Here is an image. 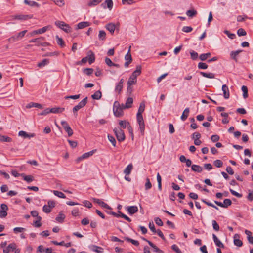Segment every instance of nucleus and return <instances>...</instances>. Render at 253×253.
Returning <instances> with one entry per match:
<instances>
[{
    "label": "nucleus",
    "instance_id": "obj_1",
    "mask_svg": "<svg viewBox=\"0 0 253 253\" xmlns=\"http://www.w3.org/2000/svg\"><path fill=\"white\" fill-rule=\"evenodd\" d=\"M124 107L122 105H120L119 103L115 101L114 104L113 112L114 115L117 117H120L123 115Z\"/></svg>",
    "mask_w": 253,
    "mask_h": 253
},
{
    "label": "nucleus",
    "instance_id": "obj_2",
    "mask_svg": "<svg viewBox=\"0 0 253 253\" xmlns=\"http://www.w3.org/2000/svg\"><path fill=\"white\" fill-rule=\"evenodd\" d=\"M55 25L66 33H71L72 31V28L69 25L63 21H56Z\"/></svg>",
    "mask_w": 253,
    "mask_h": 253
},
{
    "label": "nucleus",
    "instance_id": "obj_3",
    "mask_svg": "<svg viewBox=\"0 0 253 253\" xmlns=\"http://www.w3.org/2000/svg\"><path fill=\"white\" fill-rule=\"evenodd\" d=\"M27 30H23L20 32H19L17 35H15L11 37L8 39V41L10 42H15L21 40L27 33Z\"/></svg>",
    "mask_w": 253,
    "mask_h": 253
},
{
    "label": "nucleus",
    "instance_id": "obj_4",
    "mask_svg": "<svg viewBox=\"0 0 253 253\" xmlns=\"http://www.w3.org/2000/svg\"><path fill=\"white\" fill-rule=\"evenodd\" d=\"M117 140L120 142H122L125 139V135L124 131L119 128H115L113 130Z\"/></svg>",
    "mask_w": 253,
    "mask_h": 253
},
{
    "label": "nucleus",
    "instance_id": "obj_5",
    "mask_svg": "<svg viewBox=\"0 0 253 253\" xmlns=\"http://www.w3.org/2000/svg\"><path fill=\"white\" fill-rule=\"evenodd\" d=\"M87 102V97H85L83 99L81 102H80L78 105H76L73 108V112L75 116L77 115V112L80 109L84 107Z\"/></svg>",
    "mask_w": 253,
    "mask_h": 253
},
{
    "label": "nucleus",
    "instance_id": "obj_6",
    "mask_svg": "<svg viewBox=\"0 0 253 253\" xmlns=\"http://www.w3.org/2000/svg\"><path fill=\"white\" fill-rule=\"evenodd\" d=\"M137 121L139 124L141 134L143 135L145 131V124L142 115H137Z\"/></svg>",
    "mask_w": 253,
    "mask_h": 253
},
{
    "label": "nucleus",
    "instance_id": "obj_7",
    "mask_svg": "<svg viewBox=\"0 0 253 253\" xmlns=\"http://www.w3.org/2000/svg\"><path fill=\"white\" fill-rule=\"evenodd\" d=\"M8 208L5 204H1L0 210V217L5 218L7 215Z\"/></svg>",
    "mask_w": 253,
    "mask_h": 253
},
{
    "label": "nucleus",
    "instance_id": "obj_8",
    "mask_svg": "<svg viewBox=\"0 0 253 253\" xmlns=\"http://www.w3.org/2000/svg\"><path fill=\"white\" fill-rule=\"evenodd\" d=\"M33 17L32 15H16L11 16L12 19H18L21 20H26Z\"/></svg>",
    "mask_w": 253,
    "mask_h": 253
},
{
    "label": "nucleus",
    "instance_id": "obj_9",
    "mask_svg": "<svg viewBox=\"0 0 253 253\" xmlns=\"http://www.w3.org/2000/svg\"><path fill=\"white\" fill-rule=\"evenodd\" d=\"M92 199L94 202L97 203L101 207L109 210L111 209V208L108 205L101 200L95 198H92Z\"/></svg>",
    "mask_w": 253,
    "mask_h": 253
},
{
    "label": "nucleus",
    "instance_id": "obj_10",
    "mask_svg": "<svg viewBox=\"0 0 253 253\" xmlns=\"http://www.w3.org/2000/svg\"><path fill=\"white\" fill-rule=\"evenodd\" d=\"M110 214L111 215H113V216L117 217H120L124 218L125 219H126L128 222L131 221V220L129 217H128L126 215L122 213L121 211H119L118 213H116L112 211V212H110Z\"/></svg>",
    "mask_w": 253,
    "mask_h": 253
},
{
    "label": "nucleus",
    "instance_id": "obj_11",
    "mask_svg": "<svg viewBox=\"0 0 253 253\" xmlns=\"http://www.w3.org/2000/svg\"><path fill=\"white\" fill-rule=\"evenodd\" d=\"M222 90L223 92L224 97L225 99H228L230 97V93L228 87L226 84H224L222 86Z\"/></svg>",
    "mask_w": 253,
    "mask_h": 253
},
{
    "label": "nucleus",
    "instance_id": "obj_12",
    "mask_svg": "<svg viewBox=\"0 0 253 253\" xmlns=\"http://www.w3.org/2000/svg\"><path fill=\"white\" fill-rule=\"evenodd\" d=\"M43 40H44V38L41 37L38 38L32 39L29 41V42H36L38 43V45H41L42 46H45L46 44V43H42L41 42Z\"/></svg>",
    "mask_w": 253,
    "mask_h": 253
},
{
    "label": "nucleus",
    "instance_id": "obj_13",
    "mask_svg": "<svg viewBox=\"0 0 253 253\" xmlns=\"http://www.w3.org/2000/svg\"><path fill=\"white\" fill-rule=\"evenodd\" d=\"M96 150L95 149H94V150H93L89 152L84 153L79 158V160H81L83 159H87V158H89V157L93 155V154L96 152Z\"/></svg>",
    "mask_w": 253,
    "mask_h": 253
},
{
    "label": "nucleus",
    "instance_id": "obj_14",
    "mask_svg": "<svg viewBox=\"0 0 253 253\" xmlns=\"http://www.w3.org/2000/svg\"><path fill=\"white\" fill-rule=\"evenodd\" d=\"M128 212L130 214H133L138 211V207L136 206H128L126 207Z\"/></svg>",
    "mask_w": 253,
    "mask_h": 253
},
{
    "label": "nucleus",
    "instance_id": "obj_15",
    "mask_svg": "<svg viewBox=\"0 0 253 253\" xmlns=\"http://www.w3.org/2000/svg\"><path fill=\"white\" fill-rule=\"evenodd\" d=\"M16 248V245L14 243L8 245L7 247L3 250V253H9L10 251H14Z\"/></svg>",
    "mask_w": 253,
    "mask_h": 253
},
{
    "label": "nucleus",
    "instance_id": "obj_16",
    "mask_svg": "<svg viewBox=\"0 0 253 253\" xmlns=\"http://www.w3.org/2000/svg\"><path fill=\"white\" fill-rule=\"evenodd\" d=\"M212 238L216 246L220 248H224V245L223 243L218 239L214 234H212Z\"/></svg>",
    "mask_w": 253,
    "mask_h": 253
},
{
    "label": "nucleus",
    "instance_id": "obj_17",
    "mask_svg": "<svg viewBox=\"0 0 253 253\" xmlns=\"http://www.w3.org/2000/svg\"><path fill=\"white\" fill-rule=\"evenodd\" d=\"M106 4L107 8L111 10L112 9L113 3L112 0H105V2L101 4V6L104 8H106Z\"/></svg>",
    "mask_w": 253,
    "mask_h": 253
},
{
    "label": "nucleus",
    "instance_id": "obj_18",
    "mask_svg": "<svg viewBox=\"0 0 253 253\" xmlns=\"http://www.w3.org/2000/svg\"><path fill=\"white\" fill-rule=\"evenodd\" d=\"M133 100L132 98H128L126 101V104L125 105L122 104V106H123L124 109H128L130 108L133 103Z\"/></svg>",
    "mask_w": 253,
    "mask_h": 253
},
{
    "label": "nucleus",
    "instance_id": "obj_19",
    "mask_svg": "<svg viewBox=\"0 0 253 253\" xmlns=\"http://www.w3.org/2000/svg\"><path fill=\"white\" fill-rule=\"evenodd\" d=\"M239 236L236 234L234 236V243L238 247H241L243 245L242 241L239 239Z\"/></svg>",
    "mask_w": 253,
    "mask_h": 253
},
{
    "label": "nucleus",
    "instance_id": "obj_20",
    "mask_svg": "<svg viewBox=\"0 0 253 253\" xmlns=\"http://www.w3.org/2000/svg\"><path fill=\"white\" fill-rule=\"evenodd\" d=\"M125 59L126 60V62H125L124 65L125 67H127L132 60L130 53H127L125 55Z\"/></svg>",
    "mask_w": 253,
    "mask_h": 253
},
{
    "label": "nucleus",
    "instance_id": "obj_21",
    "mask_svg": "<svg viewBox=\"0 0 253 253\" xmlns=\"http://www.w3.org/2000/svg\"><path fill=\"white\" fill-rule=\"evenodd\" d=\"M137 81V78L135 77L130 76L129 77L128 81L127 82V89L128 90L130 86L134 84H135L136 83Z\"/></svg>",
    "mask_w": 253,
    "mask_h": 253
},
{
    "label": "nucleus",
    "instance_id": "obj_22",
    "mask_svg": "<svg viewBox=\"0 0 253 253\" xmlns=\"http://www.w3.org/2000/svg\"><path fill=\"white\" fill-rule=\"evenodd\" d=\"M90 25V23H89L88 22H86V21L81 22L77 24V27L76 29H83L85 27L89 26Z\"/></svg>",
    "mask_w": 253,
    "mask_h": 253
},
{
    "label": "nucleus",
    "instance_id": "obj_23",
    "mask_svg": "<svg viewBox=\"0 0 253 253\" xmlns=\"http://www.w3.org/2000/svg\"><path fill=\"white\" fill-rule=\"evenodd\" d=\"M190 110L189 108H186L185 109V110L183 111V113L181 116V119L184 121L186 120V119L188 118Z\"/></svg>",
    "mask_w": 253,
    "mask_h": 253
},
{
    "label": "nucleus",
    "instance_id": "obj_24",
    "mask_svg": "<svg viewBox=\"0 0 253 253\" xmlns=\"http://www.w3.org/2000/svg\"><path fill=\"white\" fill-rule=\"evenodd\" d=\"M141 69L142 68L140 65H137L136 70L132 73L131 76L137 78V76L140 75L141 73Z\"/></svg>",
    "mask_w": 253,
    "mask_h": 253
},
{
    "label": "nucleus",
    "instance_id": "obj_25",
    "mask_svg": "<svg viewBox=\"0 0 253 253\" xmlns=\"http://www.w3.org/2000/svg\"><path fill=\"white\" fill-rule=\"evenodd\" d=\"M242 51V50H238L235 51H232L230 53V57L232 59H234L236 62H237L238 59L237 56L238 54Z\"/></svg>",
    "mask_w": 253,
    "mask_h": 253
},
{
    "label": "nucleus",
    "instance_id": "obj_26",
    "mask_svg": "<svg viewBox=\"0 0 253 253\" xmlns=\"http://www.w3.org/2000/svg\"><path fill=\"white\" fill-rule=\"evenodd\" d=\"M105 27L111 34L114 33L115 29V25L114 24L112 23H108L106 25Z\"/></svg>",
    "mask_w": 253,
    "mask_h": 253
},
{
    "label": "nucleus",
    "instance_id": "obj_27",
    "mask_svg": "<svg viewBox=\"0 0 253 253\" xmlns=\"http://www.w3.org/2000/svg\"><path fill=\"white\" fill-rule=\"evenodd\" d=\"M26 108H31L32 107L42 108V106L41 104L37 103H34V102L29 103L26 106Z\"/></svg>",
    "mask_w": 253,
    "mask_h": 253
},
{
    "label": "nucleus",
    "instance_id": "obj_28",
    "mask_svg": "<svg viewBox=\"0 0 253 253\" xmlns=\"http://www.w3.org/2000/svg\"><path fill=\"white\" fill-rule=\"evenodd\" d=\"M245 233L246 234V235L247 236V239H248V242L250 244H253V237L251 236L252 232L249 230H246L245 231Z\"/></svg>",
    "mask_w": 253,
    "mask_h": 253
},
{
    "label": "nucleus",
    "instance_id": "obj_29",
    "mask_svg": "<svg viewBox=\"0 0 253 253\" xmlns=\"http://www.w3.org/2000/svg\"><path fill=\"white\" fill-rule=\"evenodd\" d=\"M65 110L64 108L55 107L51 108L50 113L57 114L63 112Z\"/></svg>",
    "mask_w": 253,
    "mask_h": 253
},
{
    "label": "nucleus",
    "instance_id": "obj_30",
    "mask_svg": "<svg viewBox=\"0 0 253 253\" xmlns=\"http://www.w3.org/2000/svg\"><path fill=\"white\" fill-rule=\"evenodd\" d=\"M89 248L91 250H92L94 252H95L96 253H101L102 252L101 251L102 250V248L100 247L97 246L96 245H90L89 246Z\"/></svg>",
    "mask_w": 253,
    "mask_h": 253
},
{
    "label": "nucleus",
    "instance_id": "obj_31",
    "mask_svg": "<svg viewBox=\"0 0 253 253\" xmlns=\"http://www.w3.org/2000/svg\"><path fill=\"white\" fill-rule=\"evenodd\" d=\"M88 54V62L90 64H92L93 62H94L95 60V56L94 54L93 53L92 51H89Z\"/></svg>",
    "mask_w": 253,
    "mask_h": 253
},
{
    "label": "nucleus",
    "instance_id": "obj_32",
    "mask_svg": "<svg viewBox=\"0 0 253 253\" xmlns=\"http://www.w3.org/2000/svg\"><path fill=\"white\" fill-rule=\"evenodd\" d=\"M24 3L26 4H27L28 5H30L32 7H39L40 5L36 2H35L34 1H30L28 0H24Z\"/></svg>",
    "mask_w": 253,
    "mask_h": 253
},
{
    "label": "nucleus",
    "instance_id": "obj_33",
    "mask_svg": "<svg viewBox=\"0 0 253 253\" xmlns=\"http://www.w3.org/2000/svg\"><path fill=\"white\" fill-rule=\"evenodd\" d=\"M200 74L204 77L210 79H213L215 78V75L212 73H205L203 72H201Z\"/></svg>",
    "mask_w": 253,
    "mask_h": 253
},
{
    "label": "nucleus",
    "instance_id": "obj_34",
    "mask_svg": "<svg viewBox=\"0 0 253 253\" xmlns=\"http://www.w3.org/2000/svg\"><path fill=\"white\" fill-rule=\"evenodd\" d=\"M65 218V215L62 212H60L56 217V220L58 222L62 223Z\"/></svg>",
    "mask_w": 253,
    "mask_h": 253
},
{
    "label": "nucleus",
    "instance_id": "obj_35",
    "mask_svg": "<svg viewBox=\"0 0 253 253\" xmlns=\"http://www.w3.org/2000/svg\"><path fill=\"white\" fill-rule=\"evenodd\" d=\"M133 169V165L132 164H129L124 169V172L126 175H129Z\"/></svg>",
    "mask_w": 253,
    "mask_h": 253
},
{
    "label": "nucleus",
    "instance_id": "obj_36",
    "mask_svg": "<svg viewBox=\"0 0 253 253\" xmlns=\"http://www.w3.org/2000/svg\"><path fill=\"white\" fill-rule=\"evenodd\" d=\"M191 169L192 170L197 172H201L203 170L202 167L197 165H192L191 166Z\"/></svg>",
    "mask_w": 253,
    "mask_h": 253
},
{
    "label": "nucleus",
    "instance_id": "obj_37",
    "mask_svg": "<svg viewBox=\"0 0 253 253\" xmlns=\"http://www.w3.org/2000/svg\"><path fill=\"white\" fill-rule=\"evenodd\" d=\"M21 176L23 177V179L27 182L30 183L34 180L33 177L31 175H25L24 174H21Z\"/></svg>",
    "mask_w": 253,
    "mask_h": 253
},
{
    "label": "nucleus",
    "instance_id": "obj_38",
    "mask_svg": "<svg viewBox=\"0 0 253 253\" xmlns=\"http://www.w3.org/2000/svg\"><path fill=\"white\" fill-rule=\"evenodd\" d=\"M102 97L101 92L99 90L96 91L93 94L91 95V97L93 99L98 100Z\"/></svg>",
    "mask_w": 253,
    "mask_h": 253
},
{
    "label": "nucleus",
    "instance_id": "obj_39",
    "mask_svg": "<svg viewBox=\"0 0 253 253\" xmlns=\"http://www.w3.org/2000/svg\"><path fill=\"white\" fill-rule=\"evenodd\" d=\"M57 39V43L61 47H64L65 46V42L61 38H60L58 36H56Z\"/></svg>",
    "mask_w": 253,
    "mask_h": 253
},
{
    "label": "nucleus",
    "instance_id": "obj_40",
    "mask_svg": "<svg viewBox=\"0 0 253 253\" xmlns=\"http://www.w3.org/2000/svg\"><path fill=\"white\" fill-rule=\"evenodd\" d=\"M211 55V54L210 52L202 54L200 55L199 59L201 61H205L208 58L210 57Z\"/></svg>",
    "mask_w": 253,
    "mask_h": 253
},
{
    "label": "nucleus",
    "instance_id": "obj_41",
    "mask_svg": "<svg viewBox=\"0 0 253 253\" xmlns=\"http://www.w3.org/2000/svg\"><path fill=\"white\" fill-rule=\"evenodd\" d=\"M186 14L188 16L192 17L197 14V11L196 10L192 9L187 10L186 12Z\"/></svg>",
    "mask_w": 253,
    "mask_h": 253
},
{
    "label": "nucleus",
    "instance_id": "obj_42",
    "mask_svg": "<svg viewBox=\"0 0 253 253\" xmlns=\"http://www.w3.org/2000/svg\"><path fill=\"white\" fill-rule=\"evenodd\" d=\"M49 63V61L48 59H44L42 61H41V62H39L38 64V66L39 68H42V67L45 66V65H47Z\"/></svg>",
    "mask_w": 253,
    "mask_h": 253
},
{
    "label": "nucleus",
    "instance_id": "obj_43",
    "mask_svg": "<svg viewBox=\"0 0 253 253\" xmlns=\"http://www.w3.org/2000/svg\"><path fill=\"white\" fill-rule=\"evenodd\" d=\"M53 193L55 196H56L59 198H66L65 195L62 192L58 191L57 190H53Z\"/></svg>",
    "mask_w": 253,
    "mask_h": 253
},
{
    "label": "nucleus",
    "instance_id": "obj_44",
    "mask_svg": "<svg viewBox=\"0 0 253 253\" xmlns=\"http://www.w3.org/2000/svg\"><path fill=\"white\" fill-rule=\"evenodd\" d=\"M124 239L126 241L131 242L133 245L136 246H137L139 245V243L138 241L132 239L127 237H125Z\"/></svg>",
    "mask_w": 253,
    "mask_h": 253
},
{
    "label": "nucleus",
    "instance_id": "obj_45",
    "mask_svg": "<svg viewBox=\"0 0 253 253\" xmlns=\"http://www.w3.org/2000/svg\"><path fill=\"white\" fill-rule=\"evenodd\" d=\"M12 140L11 138L9 137L4 136V135H1L0 134V141L1 142H10Z\"/></svg>",
    "mask_w": 253,
    "mask_h": 253
},
{
    "label": "nucleus",
    "instance_id": "obj_46",
    "mask_svg": "<svg viewBox=\"0 0 253 253\" xmlns=\"http://www.w3.org/2000/svg\"><path fill=\"white\" fill-rule=\"evenodd\" d=\"M157 180L158 182V187L159 190H162V178L159 173L157 174Z\"/></svg>",
    "mask_w": 253,
    "mask_h": 253
},
{
    "label": "nucleus",
    "instance_id": "obj_47",
    "mask_svg": "<svg viewBox=\"0 0 253 253\" xmlns=\"http://www.w3.org/2000/svg\"><path fill=\"white\" fill-rule=\"evenodd\" d=\"M98 38L100 40H105L106 39V33L103 30L99 32Z\"/></svg>",
    "mask_w": 253,
    "mask_h": 253
},
{
    "label": "nucleus",
    "instance_id": "obj_48",
    "mask_svg": "<svg viewBox=\"0 0 253 253\" xmlns=\"http://www.w3.org/2000/svg\"><path fill=\"white\" fill-rule=\"evenodd\" d=\"M145 110V104L143 102H141L140 104L139 107L138 109V112L137 113V115H142V113Z\"/></svg>",
    "mask_w": 253,
    "mask_h": 253
},
{
    "label": "nucleus",
    "instance_id": "obj_49",
    "mask_svg": "<svg viewBox=\"0 0 253 253\" xmlns=\"http://www.w3.org/2000/svg\"><path fill=\"white\" fill-rule=\"evenodd\" d=\"M102 0H92L88 2V5L89 6H94L101 2Z\"/></svg>",
    "mask_w": 253,
    "mask_h": 253
},
{
    "label": "nucleus",
    "instance_id": "obj_50",
    "mask_svg": "<svg viewBox=\"0 0 253 253\" xmlns=\"http://www.w3.org/2000/svg\"><path fill=\"white\" fill-rule=\"evenodd\" d=\"M242 91H243V96L244 98L248 97V88L246 86H242L241 87Z\"/></svg>",
    "mask_w": 253,
    "mask_h": 253
},
{
    "label": "nucleus",
    "instance_id": "obj_51",
    "mask_svg": "<svg viewBox=\"0 0 253 253\" xmlns=\"http://www.w3.org/2000/svg\"><path fill=\"white\" fill-rule=\"evenodd\" d=\"M53 1L59 7H62L65 5L64 0H53Z\"/></svg>",
    "mask_w": 253,
    "mask_h": 253
},
{
    "label": "nucleus",
    "instance_id": "obj_52",
    "mask_svg": "<svg viewBox=\"0 0 253 253\" xmlns=\"http://www.w3.org/2000/svg\"><path fill=\"white\" fill-rule=\"evenodd\" d=\"M190 56H191V58L192 59V60H196L197 58H198V53L193 51V50H191L190 51Z\"/></svg>",
    "mask_w": 253,
    "mask_h": 253
},
{
    "label": "nucleus",
    "instance_id": "obj_53",
    "mask_svg": "<svg viewBox=\"0 0 253 253\" xmlns=\"http://www.w3.org/2000/svg\"><path fill=\"white\" fill-rule=\"evenodd\" d=\"M212 225L213 228L215 231H218L219 230V226L215 220H213L212 221Z\"/></svg>",
    "mask_w": 253,
    "mask_h": 253
},
{
    "label": "nucleus",
    "instance_id": "obj_54",
    "mask_svg": "<svg viewBox=\"0 0 253 253\" xmlns=\"http://www.w3.org/2000/svg\"><path fill=\"white\" fill-rule=\"evenodd\" d=\"M152 187V184L150 181V179L148 178L146 179V182L145 184V189L147 190L151 189Z\"/></svg>",
    "mask_w": 253,
    "mask_h": 253
},
{
    "label": "nucleus",
    "instance_id": "obj_55",
    "mask_svg": "<svg viewBox=\"0 0 253 253\" xmlns=\"http://www.w3.org/2000/svg\"><path fill=\"white\" fill-rule=\"evenodd\" d=\"M108 138L109 141L112 143V145L114 147H115L116 144V141L115 138L112 135H108Z\"/></svg>",
    "mask_w": 253,
    "mask_h": 253
},
{
    "label": "nucleus",
    "instance_id": "obj_56",
    "mask_svg": "<svg viewBox=\"0 0 253 253\" xmlns=\"http://www.w3.org/2000/svg\"><path fill=\"white\" fill-rule=\"evenodd\" d=\"M224 208H227L229 206L232 204V201L229 199H225L223 201Z\"/></svg>",
    "mask_w": 253,
    "mask_h": 253
},
{
    "label": "nucleus",
    "instance_id": "obj_57",
    "mask_svg": "<svg viewBox=\"0 0 253 253\" xmlns=\"http://www.w3.org/2000/svg\"><path fill=\"white\" fill-rule=\"evenodd\" d=\"M26 230V229L23 227H15L13 229V231L15 234L24 232Z\"/></svg>",
    "mask_w": 253,
    "mask_h": 253
},
{
    "label": "nucleus",
    "instance_id": "obj_58",
    "mask_svg": "<svg viewBox=\"0 0 253 253\" xmlns=\"http://www.w3.org/2000/svg\"><path fill=\"white\" fill-rule=\"evenodd\" d=\"M201 201H202L203 203H205L206 205H207L208 206H211V207H213V208H215V209H216V210H218V208L217 206H215L214 204H213L212 203H211V202H208V201H207L205 199H202V200H201Z\"/></svg>",
    "mask_w": 253,
    "mask_h": 253
},
{
    "label": "nucleus",
    "instance_id": "obj_59",
    "mask_svg": "<svg viewBox=\"0 0 253 253\" xmlns=\"http://www.w3.org/2000/svg\"><path fill=\"white\" fill-rule=\"evenodd\" d=\"M213 164L217 168H221L223 166V162L220 160H216L214 161Z\"/></svg>",
    "mask_w": 253,
    "mask_h": 253
},
{
    "label": "nucleus",
    "instance_id": "obj_60",
    "mask_svg": "<svg viewBox=\"0 0 253 253\" xmlns=\"http://www.w3.org/2000/svg\"><path fill=\"white\" fill-rule=\"evenodd\" d=\"M246 34V31L243 28H240L237 31V34L239 36H245Z\"/></svg>",
    "mask_w": 253,
    "mask_h": 253
},
{
    "label": "nucleus",
    "instance_id": "obj_61",
    "mask_svg": "<svg viewBox=\"0 0 253 253\" xmlns=\"http://www.w3.org/2000/svg\"><path fill=\"white\" fill-rule=\"evenodd\" d=\"M127 123L125 120H121L119 121V124L123 128H126L127 126Z\"/></svg>",
    "mask_w": 253,
    "mask_h": 253
},
{
    "label": "nucleus",
    "instance_id": "obj_62",
    "mask_svg": "<svg viewBox=\"0 0 253 253\" xmlns=\"http://www.w3.org/2000/svg\"><path fill=\"white\" fill-rule=\"evenodd\" d=\"M208 65L203 62H200L198 64V68L201 69H206L208 68Z\"/></svg>",
    "mask_w": 253,
    "mask_h": 253
},
{
    "label": "nucleus",
    "instance_id": "obj_63",
    "mask_svg": "<svg viewBox=\"0 0 253 253\" xmlns=\"http://www.w3.org/2000/svg\"><path fill=\"white\" fill-rule=\"evenodd\" d=\"M193 28L191 26H184L182 28V31L185 33H189L191 32Z\"/></svg>",
    "mask_w": 253,
    "mask_h": 253
},
{
    "label": "nucleus",
    "instance_id": "obj_64",
    "mask_svg": "<svg viewBox=\"0 0 253 253\" xmlns=\"http://www.w3.org/2000/svg\"><path fill=\"white\" fill-rule=\"evenodd\" d=\"M42 210L43 211L46 213H48L51 211V208L47 205H44Z\"/></svg>",
    "mask_w": 253,
    "mask_h": 253
}]
</instances>
